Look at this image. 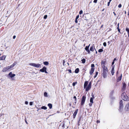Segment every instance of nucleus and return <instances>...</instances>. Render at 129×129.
I'll list each match as a JSON object with an SVG mask.
<instances>
[{
	"label": "nucleus",
	"mask_w": 129,
	"mask_h": 129,
	"mask_svg": "<svg viewBox=\"0 0 129 129\" xmlns=\"http://www.w3.org/2000/svg\"><path fill=\"white\" fill-rule=\"evenodd\" d=\"M121 98L125 101H129V97L127 95L126 93L124 92H123L121 94Z\"/></svg>",
	"instance_id": "f257e3e1"
},
{
	"label": "nucleus",
	"mask_w": 129,
	"mask_h": 129,
	"mask_svg": "<svg viewBox=\"0 0 129 129\" xmlns=\"http://www.w3.org/2000/svg\"><path fill=\"white\" fill-rule=\"evenodd\" d=\"M102 70L103 72L102 75L103 78H105L107 76L108 70L107 67H104V68H102Z\"/></svg>",
	"instance_id": "f03ea898"
},
{
	"label": "nucleus",
	"mask_w": 129,
	"mask_h": 129,
	"mask_svg": "<svg viewBox=\"0 0 129 129\" xmlns=\"http://www.w3.org/2000/svg\"><path fill=\"white\" fill-rule=\"evenodd\" d=\"M123 107V101L122 100H121L119 101V110L120 112H121Z\"/></svg>",
	"instance_id": "7ed1b4c3"
},
{
	"label": "nucleus",
	"mask_w": 129,
	"mask_h": 129,
	"mask_svg": "<svg viewBox=\"0 0 129 129\" xmlns=\"http://www.w3.org/2000/svg\"><path fill=\"white\" fill-rule=\"evenodd\" d=\"M86 95H83L81 99V105L83 106L86 100Z\"/></svg>",
	"instance_id": "20e7f679"
},
{
	"label": "nucleus",
	"mask_w": 129,
	"mask_h": 129,
	"mask_svg": "<svg viewBox=\"0 0 129 129\" xmlns=\"http://www.w3.org/2000/svg\"><path fill=\"white\" fill-rule=\"evenodd\" d=\"M94 65L93 64H92L91 65V69L89 71V74L90 75H91L93 73L94 70Z\"/></svg>",
	"instance_id": "39448f33"
},
{
	"label": "nucleus",
	"mask_w": 129,
	"mask_h": 129,
	"mask_svg": "<svg viewBox=\"0 0 129 129\" xmlns=\"http://www.w3.org/2000/svg\"><path fill=\"white\" fill-rule=\"evenodd\" d=\"M29 65L37 68L40 67H41L40 64L39 63L37 64L35 63H30L29 64Z\"/></svg>",
	"instance_id": "423d86ee"
},
{
	"label": "nucleus",
	"mask_w": 129,
	"mask_h": 129,
	"mask_svg": "<svg viewBox=\"0 0 129 129\" xmlns=\"http://www.w3.org/2000/svg\"><path fill=\"white\" fill-rule=\"evenodd\" d=\"M107 61L106 59L102 60L101 62V65H102V68H104V67H107L105 65Z\"/></svg>",
	"instance_id": "0eeeda50"
},
{
	"label": "nucleus",
	"mask_w": 129,
	"mask_h": 129,
	"mask_svg": "<svg viewBox=\"0 0 129 129\" xmlns=\"http://www.w3.org/2000/svg\"><path fill=\"white\" fill-rule=\"evenodd\" d=\"M92 97H91L90 99V103L89 104V106L91 107L92 106V104L93 103V100L94 98V97L93 95H92Z\"/></svg>",
	"instance_id": "6e6552de"
},
{
	"label": "nucleus",
	"mask_w": 129,
	"mask_h": 129,
	"mask_svg": "<svg viewBox=\"0 0 129 129\" xmlns=\"http://www.w3.org/2000/svg\"><path fill=\"white\" fill-rule=\"evenodd\" d=\"M122 86L121 91H123L126 89V84L124 82L122 83Z\"/></svg>",
	"instance_id": "1a4fd4ad"
},
{
	"label": "nucleus",
	"mask_w": 129,
	"mask_h": 129,
	"mask_svg": "<svg viewBox=\"0 0 129 129\" xmlns=\"http://www.w3.org/2000/svg\"><path fill=\"white\" fill-rule=\"evenodd\" d=\"M91 82H90L88 86L85 89V91H88L91 88Z\"/></svg>",
	"instance_id": "9d476101"
},
{
	"label": "nucleus",
	"mask_w": 129,
	"mask_h": 129,
	"mask_svg": "<svg viewBox=\"0 0 129 129\" xmlns=\"http://www.w3.org/2000/svg\"><path fill=\"white\" fill-rule=\"evenodd\" d=\"M46 68L44 67L42 69H40V71L42 72H45L46 73H48V72L46 71Z\"/></svg>",
	"instance_id": "9b49d317"
},
{
	"label": "nucleus",
	"mask_w": 129,
	"mask_h": 129,
	"mask_svg": "<svg viewBox=\"0 0 129 129\" xmlns=\"http://www.w3.org/2000/svg\"><path fill=\"white\" fill-rule=\"evenodd\" d=\"M124 110L125 111H129V102L127 103L125 106Z\"/></svg>",
	"instance_id": "f8f14e48"
},
{
	"label": "nucleus",
	"mask_w": 129,
	"mask_h": 129,
	"mask_svg": "<svg viewBox=\"0 0 129 129\" xmlns=\"http://www.w3.org/2000/svg\"><path fill=\"white\" fill-rule=\"evenodd\" d=\"M78 110V109H77L74 112V114L73 115V118L74 119L75 118L76 116Z\"/></svg>",
	"instance_id": "ddd939ff"
},
{
	"label": "nucleus",
	"mask_w": 129,
	"mask_h": 129,
	"mask_svg": "<svg viewBox=\"0 0 129 129\" xmlns=\"http://www.w3.org/2000/svg\"><path fill=\"white\" fill-rule=\"evenodd\" d=\"M122 74H121L120 76L119 77H118L116 81L117 82H118L121 80L122 79Z\"/></svg>",
	"instance_id": "4468645a"
},
{
	"label": "nucleus",
	"mask_w": 129,
	"mask_h": 129,
	"mask_svg": "<svg viewBox=\"0 0 129 129\" xmlns=\"http://www.w3.org/2000/svg\"><path fill=\"white\" fill-rule=\"evenodd\" d=\"M9 75L11 78H12L14 77L15 76V74H12V72H10L9 74Z\"/></svg>",
	"instance_id": "2eb2a0df"
},
{
	"label": "nucleus",
	"mask_w": 129,
	"mask_h": 129,
	"mask_svg": "<svg viewBox=\"0 0 129 129\" xmlns=\"http://www.w3.org/2000/svg\"><path fill=\"white\" fill-rule=\"evenodd\" d=\"M94 49H95L94 45L93 44V45L90 47V50L92 52H93L94 51Z\"/></svg>",
	"instance_id": "dca6fc26"
},
{
	"label": "nucleus",
	"mask_w": 129,
	"mask_h": 129,
	"mask_svg": "<svg viewBox=\"0 0 129 129\" xmlns=\"http://www.w3.org/2000/svg\"><path fill=\"white\" fill-rule=\"evenodd\" d=\"M88 84V81H85L84 83V89H86L87 87V86Z\"/></svg>",
	"instance_id": "f3484780"
},
{
	"label": "nucleus",
	"mask_w": 129,
	"mask_h": 129,
	"mask_svg": "<svg viewBox=\"0 0 129 129\" xmlns=\"http://www.w3.org/2000/svg\"><path fill=\"white\" fill-rule=\"evenodd\" d=\"M114 66H112V69L111 71V73L112 75H113L114 73Z\"/></svg>",
	"instance_id": "a211bd4d"
},
{
	"label": "nucleus",
	"mask_w": 129,
	"mask_h": 129,
	"mask_svg": "<svg viewBox=\"0 0 129 129\" xmlns=\"http://www.w3.org/2000/svg\"><path fill=\"white\" fill-rule=\"evenodd\" d=\"M6 57V56L3 55L2 57H0V60H4L5 59Z\"/></svg>",
	"instance_id": "6ab92c4d"
},
{
	"label": "nucleus",
	"mask_w": 129,
	"mask_h": 129,
	"mask_svg": "<svg viewBox=\"0 0 129 129\" xmlns=\"http://www.w3.org/2000/svg\"><path fill=\"white\" fill-rule=\"evenodd\" d=\"M119 23H118L117 24V29H118V30L119 33L121 34V33L120 32V29L119 28Z\"/></svg>",
	"instance_id": "aec40b11"
},
{
	"label": "nucleus",
	"mask_w": 129,
	"mask_h": 129,
	"mask_svg": "<svg viewBox=\"0 0 129 129\" xmlns=\"http://www.w3.org/2000/svg\"><path fill=\"white\" fill-rule=\"evenodd\" d=\"M8 70V68H7V67H5L2 70V71L3 72H6V71H7Z\"/></svg>",
	"instance_id": "412c9836"
},
{
	"label": "nucleus",
	"mask_w": 129,
	"mask_h": 129,
	"mask_svg": "<svg viewBox=\"0 0 129 129\" xmlns=\"http://www.w3.org/2000/svg\"><path fill=\"white\" fill-rule=\"evenodd\" d=\"M48 106L49 107L50 109L52 108V104L50 103H49L48 105Z\"/></svg>",
	"instance_id": "4be33fe9"
},
{
	"label": "nucleus",
	"mask_w": 129,
	"mask_h": 129,
	"mask_svg": "<svg viewBox=\"0 0 129 129\" xmlns=\"http://www.w3.org/2000/svg\"><path fill=\"white\" fill-rule=\"evenodd\" d=\"M90 45V44H89L88 46H86L85 48V49L86 51L89 50V47Z\"/></svg>",
	"instance_id": "5701e85b"
},
{
	"label": "nucleus",
	"mask_w": 129,
	"mask_h": 129,
	"mask_svg": "<svg viewBox=\"0 0 129 129\" xmlns=\"http://www.w3.org/2000/svg\"><path fill=\"white\" fill-rule=\"evenodd\" d=\"M79 71V68H77L75 69V73H78Z\"/></svg>",
	"instance_id": "b1692460"
},
{
	"label": "nucleus",
	"mask_w": 129,
	"mask_h": 129,
	"mask_svg": "<svg viewBox=\"0 0 129 129\" xmlns=\"http://www.w3.org/2000/svg\"><path fill=\"white\" fill-rule=\"evenodd\" d=\"M73 98L75 99L74 100V103L76 104L77 101V99L76 97L75 96H74L73 97Z\"/></svg>",
	"instance_id": "393cba45"
},
{
	"label": "nucleus",
	"mask_w": 129,
	"mask_h": 129,
	"mask_svg": "<svg viewBox=\"0 0 129 129\" xmlns=\"http://www.w3.org/2000/svg\"><path fill=\"white\" fill-rule=\"evenodd\" d=\"M16 64V62H15L13 64L10 66L11 67V68H12Z\"/></svg>",
	"instance_id": "a878e982"
},
{
	"label": "nucleus",
	"mask_w": 129,
	"mask_h": 129,
	"mask_svg": "<svg viewBox=\"0 0 129 129\" xmlns=\"http://www.w3.org/2000/svg\"><path fill=\"white\" fill-rule=\"evenodd\" d=\"M126 30L127 31V33L128 35V36L129 37V28H128L127 27H126Z\"/></svg>",
	"instance_id": "bb28decb"
},
{
	"label": "nucleus",
	"mask_w": 129,
	"mask_h": 129,
	"mask_svg": "<svg viewBox=\"0 0 129 129\" xmlns=\"http://www.w3.org/2000/svg\"><path fill=\"white\" fill-rule=\"evenodd\" d=\"M44 64L45 65H48L49 64V63L48 61H44L43 62Z\"/></svg>",
	"instance_id": "cd10ccee"
},
{
	"label": "nucleus",
	"mask_w": 129,
	"mask_h": 129,
	"mask_svg": "<svg viewBox=\"0 0 129 129\" xmlns=\"http://www.w3.org/2000/svg\"><path fill=\"white\" fill-rule=\"evenodd\" d=\"M82 63H85L86 61V60L84 58H83L81 60Z\"/></svg>",
	"instance_id": "c85d7f7f"
},
{
	"label": "nucleus",
	"mask_w": 129,
	"mask_h": 129,
	"mask_svg": "<svg viewBox=\"0 0 129 129\" xmlns=\"http://www.w3.org/2000/svg\"><path fill=\"white\" fill-rule=\"evenodd\" d=\"M41 109L44 110H46L47 109V107L45 106H43L41 107Z\"/></svg>",
	"instance_id": "c756f323"
},
{
	"label": "nucleus",
	"mask_w": 129,
	"mask_h": 129,
	"mask_svg": "<svg viewBox=\"0 0 129 129\" xmlns=\"http://www.w3.org/2000/svg\"><path fill=\"white\" fill-rule=\"evenodd\" d=\"M98 72H95V75L94 76V78H95L97 76L98 74Z\"/></svg>",
	"instance_id": "7c9ffc66"
},
{
	"label": "nucleus",
	"mask_w": 129,
	"mask_h": 129,
	"mask_svg": "<svg viewBox=\"0 0 129 129\" xmlns=\"http://www.w3.org/2000/svg\"><path fill=\"white\" fill-rule=\"evenodd\" d=\"M103 50L102 49H100L98 50V52H103Z\"/></svg>",
	"instance_id": "2f4dec72"
},
{
	"label": "nucleus",
	"mask_w": 129,
	"mask_h": 129,
	"mask_svg": "<svg viewBox=\"0 0 129 129\" xmlns=\"http://www.w3.org/2000/svg\"><path fill=\"white\" fill-rule=\"evenodd\" d=\"M44 95L45 96L47 97L48 96L47 93L46 92H45L44 93Z\"/></svg>",
	"instance_id": "473e14b6"
},
{
	"label": "nucleus",
	"mask_w": 129,
	"mask_h": 129,
	"mask_svg": "<svg viewBox=\"0 0 129 129\" xmlns=\"http://www.w3.org/2000/svg\"><path fill=\"white\" fill-rule=\"evenodd\" d=\"M77 82H73V84H72V85H73V86H74L76 84H77Z\"/></svg>",
	"instance_id": "72a5a7b5"
},
{
	"label": "nucleus",
	"mask_w": 129,
	"mask_h": 129,
	"mask_svg": "<svg viewBox=\"0 0 129 129\" xmlns=\"http://www.w3.org/2000/svg\"><path fill=\"white\" fill-rule=\"evenodd\" d=\"M47 15H45L44 17V19H46L47 18Z\"/></svg>",
	"instance_id": "f704fd0d"
},
{
	"label": "nucleus",
	"mask_w": 129,
	"mask_h": 129,
	"mask_svg": "<svg viewBox=\"0 0 129 129\" xmlns=\"http://www.w3.org/2000/svg\"><path fill=\"white\" fill-rule=\"evenodd\" d=\"M103 45L104 46H106V42H104L103 43Z\"/></svg>",
	"instance_id": "c9c22d12"
},
{
	"label": "nucleus",
	"mask_w": 129,
	"mask_h": 129,
	"mask_svg": "<svg viewBox=\"0 0 129 129\" xmlns=\"http://www.w3.org/2000/svg\"><path fill=\"white\" fill-rule=\"evenodd\" d=\"M83 13V11L82 10L80 11L79 12V14H81Z\"/></svg>",
	"instance_id": "e433bc0d"
},
{
	"label": "nucleus",
	"mask_w": 129,
	"mask_h": 129,
	"mask_svg": "<svg viewBox=\"0 0 129 129\" xmlns=\"http://www.w3.org/2000/svg\"><path fill=\"white\" fill-rule=\"evenodd\" d=\"M122 6V5L121 4H120L118 6V7L119 8H120Z\"/></svg>",
	"instance_id": "4c0bfd02"
},
{
	"label": "nucleus",
	"mask_w": 129,
	"mask_h": 129,
	"mask_svg": "<svg viewBox=\"0 0 129 129\" xmlns=\"http://www.w3.org/2000/svg\"><path fill=\"white\" fill-rule=\"evenodd\" d=\"M33 102H30L29 103V105L30 106H32L33 105Z\"/></svg>",
	"instance_id": "58836bf2"
},
{
	"label": "nucleus",
	"mask_w": 129,
	"mask_h": 129,
	"mask_svg": "<svg viewBox=\"0 0 129 129\" xmlns=\"http://www.w3.org/2000/svg\"><path fill=\"white\" fill-rule=\"evenodd\" d=\"M68 71L70 73H72V71L70 69H69Z\"/></svg>",
	"instance_id": "ea45409f"
},
{
	"label": "nucleus",
	"mask_w": 129,
	"mask_h": 129,
	"mask_svg": "<svg viewBox=\"0 0 129 129\" xmlns=\"http://www.w3.org/2000/svg\"><path fill=\"white\" fill-rule=\"evenodd\" d=\"M97 1L98 0H94L93 2L94 3H97Z\"/></svg>",
	"instance_id": "a19ab883"
},
{
	"label": "nucleus",
	"mask_w": 129,
	"mask_h": 129,
	"mask_svg": "<svg viewBox=\"0 0 129 129\" xmlns=\"http://www.w3.org/2000/svg\"><path fill=\"white\" fill-rule=\"evenodd\" d=\"M79 15H78L76 17V19H77L79 17Z\"/></svg>",
	"instance_id": "79ce46f5"
},
{
	"label": "nucleus",
	"mask_w": 129,
	"mask_h": 129,
	"mask_svg": "<svg viewBox=\"0 0 129 129\" xmlns=\"http://www.w3.org/2000/svg\"><path fill=\"white\" fill-rule=\"evenodd\" d=\"M86 51L88 52V54H90V51L89 50V49L87 51Z\"/></svg>",
	"instance_id": "37998d69"
},
{
	"label": "nucleus",
	"mask_w": 129,
	"mask_h": 129,
	"mask_svg": "<svg viewBox=\"0 0 129 129\" xmlns=\"http://www.w3.org/2000/svg\"><path fill=\"white\" fill-rule=\"evenodd\" d=\"M7 68H8V70L9 69H10L11 68V66H8V67H7Z\"/></svg>",
	"instance_id": "c03bdc74"
},
{
	"label": "nucleus",
	"mask_w": 129,
	"mask_h": 129,
	"mask_svg": "<svg viewBox=\"0 0 129 129\" xmlns=\"http://www.w3.org/2000/svg\"><path fill=\"white\" fill-rule=\"evenodd\" d=\"M110 2H108L107 5L108 6H109L110 5Z\"/></svg>",
	"instance_id": "a18cd8bd"
},
{
	"label": "nucleus",
	"mask_w": 129,
	"mask_h": 129,
	"mask_svg": "<svg viewBox=\"0 0 129 129\" xmlns=\"http://www.w3.org/2000/svg\"><path fill=\"white\" fill-rule=\"evenodd\" d=\"M25 104H26V105L28 104V102L26 101H25Z\"/></svg>",
	"instance_id": "49530a36"
},
{
	"label": "nucleus",
	"mask_w": 129,
	"mask_h": 129,
	"mask_svg": "<svg viewBox=\"0 0 129 129\" xmlns=\"http://www.w3.org/2000/svg\"><path fill=\"white\" fill-rule=\"evenodd\" d=\"M75 22L76 23H78V21L77 20V19H75Z\"/></svg>",
	"instance_id": "de8ad7c7"
},
{
	"label": "nucleus",
	"mask_w": 129,
	"mask_h": 129,
	"mask_svg": "<svg viewBox=\"0 0 129 129\" xmlns=\"http://www.w3.org/2000/svg\"><path fill=\"white\" fill-rule=\"evenodd\" d=\"M16 37V36H14L13 37V39H15Z\"/></svg>",
	"instance_id": "09e8293b"
},
{
	"label": "nucleus",
	"mask_w": 129,
	"mask_h": 129,
	"mask_svg": "<svg viewBox=\"0 0 129 129\" xmlns=\"http://www.w3.org/2000/svg\"><path fill=\"white\" fill-rule=\"evenodd\" d=\"M97 123H100V121L99 120H97Z\"/></svg>",
	"instance_id": "8fccbe9b"
},
{
	"label": "nucleus",
	"mask_w": 129,
	"mask_h": 129,
	"mask_svg": "<svg viewBox=\"0 0 129 129\" xmlns=\"http://www.w3.org/2000/svg\"><path fill=\"white\" fill-rule=\"evenodd\" d=\"M114 61H113V62H112V65H113V64H114Z\"/></svg>",
	"instance_id": "3c124183"
},
{
	"label": "nucleus",
	"mask_w": 129,
	"mask_h": 129,
	"mask_svg": "<svg viewBox=\"0 0 129 129\" xmlns=\"http://www.w3.org/2000/svg\"><path fill=\"white\" fill-rule=\"evenodd\" d=\"M80 119L78 121V125L79 126V122H80Z\"/></svg>",
	"instance_id": "603ef678"
},
{
	"label": "nucleus",
	"mask_w": 129,
	"mask_h": 129,
	"mask_svg": "<svg viewBox=\"0 0 129 129\" xmlns=\"http://www.w3.org/2000/svg\"><path fill=\"white\" fill-rule=\"evenodd\" d=\"M113 13L114 14V15H115V16H116V14H115V12H113Z\"/></svg>",
	"instance_id": "864d4df0"
},
{
	"label": "nucleus",
	"mask_w": 129,
	"mask_h": 129,
	"mask_svg": "<svg viewBox=\"0 0 129 129\" xmlns=\"http://www.w3.org/2000/svg\"><path fill=\"white\" fill-rule=\"evenodd\" d=\"M103 25H101V28H102V27H103Z\"/></svg>",
	"instance_id": "5fc2aeb1"
},
{
	"label": "nucleus",
	"mask_w": 129,
	"mask_h": 129,
	"mask_svg": "<svg viewBox=\"0 0 129 129\" xmlns=\"http://www.w3.org/2000/svg\"><path fill=\"white\" fill-rule=\"evenodd\" d=\"M96 51V52H95V53L96 54H97V51L96 50V49H95Z\"/></svg>",
	"instance_id": "6e6d98bb"
},
{
	"label": "nucleus",
	"mask_w": 129,
	"mask_h": 129,
	"mask_svg": "<svg viewBox=\"0 0 129 129\" xmlns=\"http://www.w3.org/2000/svg\"><path fill=\"white\" fill-rule=\"evenodd\" d=\"M128 15L129 16V10H128Z\"/></svg>",
	"instance_id": "4d7b16f0"
},
{
	"label": "nucleus",
	"mask_w": 129,
	"mask_h": 129,
	"mask_svg": "<svg viewBox=\"0 0 129 129\" xmlns=\"http://www.w3.org/2000/svg\"><path fill=\"white\" fill-rule=\"evenodd\" d=\"M25 122L27 124H28L27 122V121H26V120H25Z\"/></svg>",
	"instance_id": "13d9d810"
},
{
	"label": "nucleus",
	"mask_w": 129,
	"mask_h": 129,
	"mask_svg": "<svg viewBox=\"0 0 129 129\" xmlns=\"http://www.w3.org/2000/svg\"><path fill=\"white\" fill-rule=\"evenodd\" d=\"M108 43L109 44L110 43V41H108Z\"/></svg>",
	"instance_id": "bf43d9fd"
},
{
	"label": "nucleus",
	"mask_w": 129,
	"mask_h": 129,
	"mask_svg": "<svg viewBox=\"0 0 129 129\" xmlns=\"http://www.w3.org/2000/svg\"><path fill=\"white\" fill-rule=\"evenodd\" d=\"M118 73V71H117V72H116V73H117V74Z\"/></svg>",
	"instance_id": "052dcab7"
},
{
	"label": "nucleus",
	"mask_w": 129,
	"mask_h": 129,
	"mask_svg": "<svg viewBox=\"0 0 129 129\" xmlns=\"http://www.w3.org/2000/svg\"><path fill=\"white\" fill-rule=\"evenodd\" d=\"M4 115V114H1V115Z\"/></svg>",
	"instance_id": "680f3d73"
},
{
	"label": "nucleus",
	"mask_w": 129,
	"mask_h": 129,
	"mask_svg": "<svg viewBox=\"0 0 129 129\" xmlns=\"http://www.w3.org/2000/svg\"><path fill=\"white\" fill-rule=\"evenodd\" d=\"M67 63H68V65H69V63L68 62H67Z\"/></svg>",
	"instance_id": "e2e57ef3"
},
{
	"label": "nucleus",
	"mask_w": 129,
	"mask_h": 129,
	"mask_svg": "<svg viewBox=\"0 0 129 129\" xmlns=\"http://www.w3.org/2000/svg\"><path fill=\"white\" fill-rule=\"evenodd\" d=\"M64 61H63V64L64 65Z\"/></svg>",
	"instance_id": "0e129e2a"
},
{
	"label": "nucleus",
	"mask_w": 129,
	"mask_h": 129,
	"mask_svg": "<svg viewBox=\"0 0 129 129\" xmlns=\"http://www.w3.org/2000/svg\"><path fill=\"white\" fill-rule=\"evenodd\" d=\"M112 0H109V2H111Z\"/></svg>",
	"instance_id": "69168bd1"
},
{
	"label": "nucleus",
	"mask_w": 129,
	"mask_h": 129,
	"mask_svg": "<svg viewBox=\"0 0 129 129\" xmlns=\"http://www.w3.org/2000/svg\"><path fill=\"white\" fill-rule=\"evenodd\" d=\"M116 59V58H115L114 59V60H115Z\"/></svg>",
	"instance_id": "338daca9"
},
{
	"label": "nucleus",
	"mask_w": 129,
	"mask_h": 129,
	"mask_svg": "<svg viewBox=\"0 0 129 129\" xmlns=\"http://www.w3.org/2000/svg\"><path fill=\"white\" fill-rule=\"evenodd\" d=\"M85 44H84V46H85Z\"/></svg>",
	"instance_id": "774afa93"
}]
</instances>
